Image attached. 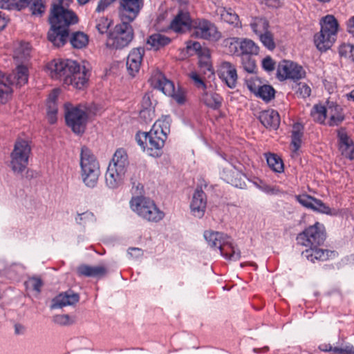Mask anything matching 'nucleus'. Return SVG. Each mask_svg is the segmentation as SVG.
<instances>
[{
	"mask_svg": "<svg viewBox=\"0 0 354 354\" xmlns=\"http://www.w3.org/2000/svg\"><path fill=\"white\" fill-rule=\"evenodd\" d=\"M28 68L23 64L17 66L8 76L0 73V103L4 104L12 93V85L21 87L28 83Z\"/></svg>",
	"mask_w": 354,
	"mask_h": 354,
	"instance_id": "obj_7",
	"label": "nucleus"
},
{
	"mask_svg": "<svg viewBox=\"0 0 354 354\" xmlns=\"http://www.w3.org/2000/svg\"><path fill=\"white\" fill-rule=\"evenodd\" d=\"M339 55L341 58L354 62V45L350 43H343L338 48Z\"/></svg>",
	"mask_w": 354,
	"mask_h": 354,
	"instance_id": "obj_43",
	"label": "nucleus"
},
{
	"mask_svg": "<svg viewBox=\"0 0 354 354\" xmlns=\"http://www.w3.org/2000/svg\"><path fill=\"white\" fill-rule=\"evenodd\" d=\"M266 160L269 167L276 173L283 171V163L282 160L276 154L269 153L266 156Z\"/></svg>",
	"mask_w": 354,
	"mask_h": 354,
	"instance_id": "obj_41",
	"label": "nucleus"
},
{
	"mask_svg": "<svg viewBox=\"0 0 354 354\" xmlns=\"http://www.w3.org/2000/svg\"><path fill=\"white\" fill-rule=\"evenodd\" d=\"M250 26L252 32L258 37L266 32L270 28L269 21L264 17H252L250 21Z\"/></svg>",
	"mask_w": 354,
	"mask_h": 354,
	"instance_id": "obj_34",
	"label": "nucleus"
},
{
	"mask_svg": "<svg viewBox=\"0 0 354 354\" xmlns=\"http://www.w3.org/2000/svg\"><path fill=\"white\" fill-rule=\"evenodd\" d=\"M129 166L127 153L122 149H118L110 162L105 174V181L111 189L118 188L123 183Z\"/></svg>",
	"mask_w": 354,
	"mask_h": 354,
	"instance_id": "obj_3",
	"label": "nucleus"
},
{
	"mask_svg": "<svg viewBox=\"0 0 354 354\" xmlns=\"http://www.w3.org/2000/svg\"><path fill=\"white\" fill-rule=\"evenodd\" d=\"M193 34L196 37L212 41L221 38V33L216 25L206 19H198L192 24Z\"/></svg>",
	"mask_w": 354,
	"mask_h": 354,
	"instance_id": "obj_13",
	"label": "nucleus"
},
{
	"mask_svg": "<svg viewBox=\"0 0 354 354\" xmlns=\"http://www.w3.org/2000/svg\"><path fill=\"white\" fill-rule=\"evenodd\" d=\"M95 218L94 214L89 211H86L82 214H78L75 217V221L77 224L85 225L90 222H94Z\"/></svg>",
	"mask_w": 354,
	"mask_h": 354,
	"instance_id": "obj_48",
	"label": "nucleus"
},
{
	"mask_svg": "<svg viewBox=\"0 0 354 354\" xmlns=\"http://www.w3.org/2000/svg\"><path fill=\"white\" fill-rule=\"evenodd\" d=\"M321 30L314 37L316 47L320 51H326L336 41L339 24L333 15H328L320 20Z\"/></svg>",
	"mask_w": 354,
	"mask_h": 354,
	"instance_id": "obj_6",
	"label": "nucleus"
},
{
	"mask_svg": "<svg viewBox=\"0 0 354 354\" xmlns=\"http://www.w3.org/2000/svg\"><path fill=\"white\" fill-rule=\"evenodd\" d=\"M77 273L80 277H101L106 274V269L102 266H91L82 264L77 267Z\"/></svg>",
	"mask_w": 354,
	"mask_h": 354,
	"instance_id": "obj_31",
	"label": "nucleus"
},
{
	"mask_svg": "<svg viewBox=\"0 0 354 354\" xmlns=\"http://www.w3.org/2000/svg\"><path fill=\"white\" fill-rule=\"evenodd\" d=\"M260 41L268 50H273L275 48L274 35L270 30L258 36Z\"/></svg>",
	"mask_w": 354,
	"mask_h": 354,
	"instance_id": "obj_45",
	"label": "nucleus"
},
{
	"mask_svg": "<svg viewBox=\"0 0 354 354\" xmlns=\"http://www.w3.org/2000/svg\"><path fill=\"white\" fill-rule=\"evenodd\" d=\"M80 164L83 183L88 187H95L100 174V164L91 150L86 146L81 149Z\"/></svg>",
	"mask_w": 354,
	"mask_h": 354,
	"instance_id": "obj_5",
	"label": "nucleus"
},
{
	"mask_svg": "<svg viewBox=\"0 0 354 354\" xmlns=\"http://www.w3.org/2000/svg\"><path fill=\"white\" fill-rule=\"evenodd\" d=\"M339 150L342 156L350 159H354V143L348 136L346 129L341 128L337 131Z\"/></svg>",
	"mask_w": 354,
	"mask_h": 354,
	"instance_id": "obj_23",
	"label": "nucleus"
},
{
	"mask_svg": "<svg viewBox=\"0 0 354 354\" xmlns=\"http://www.w3.org/2000/svg\"><path fill=\"white\" fill-rule=\"evenodd\" d=\"M149 81L151 85L153 88L161 91L165 95L167 96L174 97L178 103H183V97L179 95H176L175 93V87L174 83L171 81L167 80L165 76L160 71L154 72L152 74Z\"/></svg>",
	"mask_w": 354,
	"mask_h": 354,
	"instance_id": "obj_14",
	"label": "nucleus"
},
{
	"mask_svg": "<svg viewBox=\"0 0 354 354\" xmlns=\"http://www.w3.org/2000/svg\"><path fill=\"white\" fill-rule=\"evenodd\" d=\"M88 36L80 31L73 32L70 37V43L74 48L82 49L88 44Z\"/></svg>",
	"mask_w": 354,
	"mask_h": 354,
	"instance_id": "obj_37",
	"label": "nucleus"
},
{
	"mask_svg": "<svg viewBox=\"0 0 354 354\" xmlns=\"http://www.w3.org/2000/svg\"><path fill=\"white\" fill-rule=\"evenodd\" d=\"M242 64L243 69L249 73H253L257 68L254 59L249 56H243L242 57Z\"/></svg>",
	"mask_w": 354,
	"mask_h": 354,
	"instance_id": "obj_50",
	"label": "nucleus"
},
{
	"mask_svg": "<svg viewBox=\"0 0 354 354\" xmlns=\"http://www.w3.org/2000/svg\"><path fill=\"white\" fill-rule=\"evenodd\" d=\"M192 22L187 12L179 11L170 24V28L176 32H183L189 29Z\"/></svg>",
	"mask_w": 354,
	"mask_h": 354,
	"instance_id": "obj_27",
	"label": "nucleus"
},
{
	"mask_svg": "<svg viewBox=\"0 0 354 354\" xmlns=\"http://www.w3.org/2000/svg\"><path fill=\"white\" fill-rule=\"evenodd\" d=\"M238 170L235 169H224L221 173V178L227 183V178H233L235 175L234 171Z\"/></svg>",
	"mask_w": 354,
	"mask_h": 354,
	"instance_id": "obj_60",
	"label": "nucleus"
},
{
	"mask_svg": "<svg viewBox=\"0 0 354 354\" xmlns=\"http://www.w3.org/2000/svg\"><path fill=\"white\" fill-rule=\"evenodd\" d=\"M297 93L303 98L310 96L311 89L308 85L305 83H299L296 87Z\"/></svg>",
	"mask_w": 354,
	"mask_h": 354,
	"instance_id": "obj_54",
	"label": "nucleus"
},
{
	"mask_svg": "<svg viewBox=\"0 0 354 354\" xmlns=\"http://www.w3.org/2000/svg\"><path fill=\"white\" fill-rule=\"evenodd\" d=\"M235 49L234 53L243 56L257 55L259 46L250 39H239L234 37L231 39L230 48Z\"/></svg>",
	"mask_w": 354,
	"mask_h": 354,
	"instance_id": "obj_21",
	"label": "nucleus"
},
{
	"mask_svg": "<svg viewBox=\"0 0 354 354\" xmlns=\"http://www.w3.org/2000/svg\"><path fill=\"white\" fill-rule=\"evenodd\" d=\"M145 50L142 47L133 48L127 58V69L134 77L140 71Z\"/></svg>",
	"mask_w": 354,
	"mask_h": 354,
	"instance_id": "obj_22",
	"label": "nucleus"
},
{
	"mask_svg": "<svg viewBox=\"0 0 354 354\" xmlns=\"http://www.w3.org/2000/svg\"><path fill=\"white\" fill-rule=\"evenodd\" d=\"M114 0H100L96 11L102 12L104 11L109 6H110Z\"/></svg>",
	"mask_w": 354,
	"mask_h": 354,
	"instance_id": "obj_62",
	"label": "nucleus"
},
{
	"mask_svg": "<svg viewBox=\"0 0 354 354\" xmlns=\"http://www.w3.org/2000/svg\"><path fill=\"white\" fill-rule=\"evenodd\" d=\"M203 91L202 100L207 106L213 109H218L221 107L223 98L220 95L207 88Z\"/></svg>",
	"mask_w": 354,
	"mask_h": 354,
	"instance_id": "obj_33",
	"label": "nucleus"
},
{
	"mask_svg": "<svg viewBox=\"0 0 354 354\" xmlns=\"http://www.w3.org/2000/svg\"><path fill=\"white\" fill-rule=\"evenodd\" d=\"M128 254L134 259H139L143 256V251L138 248H131L128 250Z\"/></svg>",
	"mask_w": 354,
	"mask_h": 354,
	"instance_id": "obj_61",
	"label": "nucleus"
},
{
	"mask_svg": "<svg viewBox=\"0 0 354 354\" xmlns=\"http://www.w3.org/2000/svg\"><path fill=\"white\" fill-rule=\"evenodd\" d=\"M326 108L329 115V126H337L344 121L345 118L341 106L334 102H328Z\"/></svg>",
	"mask_w": 354,
	"mask_h": 354,
	"instance_id": "obj_29",
	"label": "nucleus"
},
{
	"mask_svg": "<svg viewBox=\"0 0 354 354\" xmlns=\"http://www.w3.org/2000/svg\"><path fill=\"white\" fill-rule=\"evenodd\" d=\"M111 21L107 18H100L96 21L95 28L100 34L106 33L110 26Z\"/></svg>",
	"mask_w": 354,
	"mask_h": 354,
	"instance_id": "obj_53",
	"label": "nucleus"
},
{
	"mask_svg": "<svg viewBox=\"0 0 354 354\" xmlns=\"http://www.w3.org/2000/svg\"><path fill=\"white\" fill-rule=\"evenodd\" d=\"M234 173L235 175L233 178H227V183L235 187L240 189L246 188L245 176L239 171H234Z\"/></svg>",
	"mask_w": 354,
	"mask_h": 354,
	"instance_id": "obj_46",
	"label": "nucleus"
},
{
	"mask_svg": "<svg viewBox=\"0 0 354 354\" xmlns=\"http://www.w3.org/2000/svg\"><path fill=\"white\" fill-rule=\"evenodd\" d=\"M262 67L268 72L272 71L275 68V62L270 57L268 56L263 59Z\"/></svg>",
	"mask_w": 354,
	"mask_h": 354,
	"instance_id": "obj_58",
	"label": "nucleus"
},
{
	"mask_svg": "<svg viewBox=\"0 0 354 354\" xmlns=\"http://www.w3.org/2000/svg\"><path fill=\"white\" fill-rule=\"evenodd\" d=\"M79 300V294L74 292L71 290H68L59 294L53 299L51 308H60L67 306H73L77 304Z\"/></svg>",
	"mask_w": 354,
	"mask_h": 354,
	"instance_id": "obj_24",
	"label": "nucleus"
},
{
	"mask_svg": "<svg viewBox=\"0 0 354 354\" xmlns=\"http://www.w3.org/2000/svg\"><path fill=\"white\" fill-rule=\"evenodd\" d=\"M150 101L149 97L145 96L143 97V106L144 108L140 111V118L142 119L145 123H148L151 122L154 116V110L148 107L149 105Z\"/></svg>",
	"mask_w": 354,
	"mask_h": 354,
	"instance_id": "obj_42",
	"label": "nucleus"
},
{
	"mask_svg": "<svg viewBox=\"0 0 354 354\" xmlns=\"http://www.w3.org/2000/svg\"><path fill=\"white\" fill-rule=\"evenodd\" d=\"M217 13L223 21L235 26H239V16L232 8H221L217 10Z\"/></svg>",
	"mask_w": 354,
	"mask_h": 354,
	"instance_id": "obj_36",
	"label": "nucleus"
},
{
	"mask_svg": "<svg viewBox=\"0 0 354 354\" xmlns=\"http://www.w3.org/2000/svg\"><path fill=\"white\" fill-rule=\"evenodd\" d=\"M334 353L338 354H354V346L350 344H346L343 347H334Z\"/></svg>",
	"mask_w": 354,
	"mask_h": 354,
	"instance_id": "obj_56",
	"label": "nucleus"
},
{
	"mask_svg": "<svg viewBox=\"0 0 354 354\" xmlns=\"http://www.w3.org/2000/svg\"><path fill=\"white\" fill-rule=\"evenodd\" d=\"M31 147L28 141L19 138L10 153V167L15 174H21L28 165Z\"/></svg>",
	"mask_w": 354,
	"mask_h": 354,
	"instance_id": "obj_8",
	"label": "nucleus"
},
{
	"mask_svg": "<svg viewBox=\"0 0 354 354\" xmlns=\"http://www.w3.org/2000/svg\"><path fill=\"white\" fill-rule=\"evenodd\" d=\"M189 77L194 82L195 86L205 91L207 88V86L196 72H192L189 74Z\"/></svg>",
	"mask_w": 354,
	"mask_h": 354,
	"instance_id": "obj_55",
	"label": "nucleus"
},
{
	"mask_svg": "<svg viewBox=\"0 0 354 354\" xmlns=\"http://www.w3.org/2000/svg\"><path fill=\"white\" fill-rule=\"evenodd\" d=\"M246 85L248 89L256 95L258 92L259 88H260L262 84L258 77H254L246 80Z\"/></svg>",
	"mask_w": 354,
	"mask_h": 354,
	"instance_id": "obj_52",
	"label": "nucleus"
},
{
	"mask_svg": "<svg viewBox=\"0 0 354 354\" xmlns=\"http://www.w3.org/2000/svg\"><path fill=\"white\" fill-rule=\"evenodd\" d=\"M218 76L228 88H235L238 82V75L235 66L229 62H222L217 71Z\"/></svg>",
	"mask_w": 354,
	"mask_h": 354,
	"instance_id": "obj_17",
	"label": "nucleus"
},
{
	"mask_svg": "<svg viewBox=\"0 0 354 354\" xmlns=\"http://www.w3.org/2000/svg\"><path fill=\"white\" fill-rule=\"evenodd\" d=\"M8 19L6 14L0 11V31L3 30L8 24Z\"/></svg>",
	"mask_w": 354,
	"mask_h": 354,
	"instance_id": "obj_63",
	"label": "nucleus"
},
{
	"mask_svg": "<svg viewBox=\"0 0 354 354\" xmlns=\"http://www.w3.org/2000/svg\"><path fill=\"white\" fill-rule=\"evenodd\" d=\"M207 207V196L201 187H197L193 194L189 207L192 216L202 218L205 213Z\"/></svg>",
	"mask_w": 354,
	"mask_h": 354,
	"instance_id": "obj_20",
	"label": "nucleus"
},
{
	"mask_svg": "<svg viewBox=\"0 0 354 354\" xmlns=\"http://www.w3.org/2000/svg\"><path fill=\"white\" fill-rule=\"evenodd\" d=\"M29 8L32 15L41 17L46 10L45 0H0V8L20 10Z\"/></svg>",
	"mask_w": 354,
	"mask_h": 354,
	"instance_id": "obj_12",
	"label": "nucleus"
},
{
	"mask_svg": "<svg viewBox=\"0 0 354 354\" xmlns=\"http://www.w3.org/2000/svg\"><path fill=\"white\" fill-rule=\"evenodd\" d=\"M171 42V39L160 33H155L150 35L147 39V44L155 50L167 46Z\"/></svg>",
	"mask_w": 354,
	"mask_h": 354,
	"instance_id": "obj_35",
	"label": "nucleus"
},
{
	"mask_svg": "<svg viewBox=\"0 0 354 354\" xmlns=\"http://www.w3.org/2000/svg\"><path fill=\"white\" fill-rule=\"evenodd\" d=\"M200 71L208 77L214 74L211 62L209 57H204L199 61Z\"/></svg>",
	"mask_w": 354,
	"mask_h": 354,
	"instance_id": "obj_49",
	"label": "nucleus"
},
{
	"mask_svg": "<svg viewBox=\"0 0 354 354\" xmlns=\"http://www.w3.org/2000/svg\"><path fill=\"white\" fill-rule=\"evenodd\" d=\"M129 205L134 213L147 222L156 223L165 217V213L148 197L133 196L129 201Z\"/></svg>",
	"mask_w": 354,
	"mask_h": 354,
	"instance_id": "obj_4",
	"label": "nucleus"
},
{
	"mask_svg": "<svg viewBox=\"0 0 354 354\" xmlns=\"http://www.w3.org/2000/svg\"><path fill=\"white\" fill-rule=\"evenodd\" d=\"M303 136V127L299 124H295L291 135V145L293 147V151L299 150L301 144V138Z\"/></svg>",
	"mask_w": 354,
	"mask_h": 354,
	"instance_id": "obj_38",
	"label": "nucleus"
},
{
	"mask_svg": "<svg viewBox=\"0 0 354 354\" xmlns=\"http://www.w3.org/2000/svg\"><path fill=\"white\" fill-rule=\"evenodd\" d=\"M259 120L266 128L277 129L280 124V117L275 110H267L261 113Z\"/></svg>",
	"mask_w": 354,
	"mask_h": 354,
	"instance_id": "obj_30",
	"label": "nucleus"
},
{
	"mask_svg": "<svg viewBox=\"0 0 354 354\" xmlns=\"http://www.w3.org/2000/svg\"><path fill=\"white\" fill-rule=\"evenodd\" d=\"M203 236L210 248L218 250L219 252L224 244L227 243L228 236L223 232L206 230Z\"/></svg>",
	"mask_w": 354,
	"mask_h": 354,
	"instance_id": "obj_26",
	"label": "nucleus"
},
{
	"mask_svg": "<svg viewBox=\"0 0 354 354\" xmlns=\"http://www.w3.org/2000/svg\"><path fill=\"white\" fill-rule=\"evenodd\" d=\"M59 88L53 89L48 95L46 102L47 106V119L50 124H55L57 122V98L59 95Z\"/></svg>",
	"mask_w": 354,
	"mask_h": 354,
	"instance_id": "obj_28",
	"label": "nucleus"
},
{
	"mask_svg": "<svg viewBox=\"0 0 354 354\" xmlns=\"http://www.w3.org/2000/svg\"><path fill=\"white\" fill-rule=\"evenodd\" d=\"M302 255L308 260L315 262V260L324 261L333 259L335 257L336 253L335 251L323 250L318 247H310L309 249L302 252Z\"/></svg>",
	"mask_w": 354,
	"mask_h": 354,
	"instance_id": "obj_25",
	"label": "nucleus"
},
{
	"mask_svg": "<svg viewBox=\"0 0 354 354\" xmlns=\"http://www.w3.org/2000/svg\"><path fill=\"white\" fill-rule=\"evenodd\" d=\"M24 286L27 290H33L39 294L41 292V288L43 286V281L39 277H30L27 281L24 282Z\"/></svg>",
	"mask_w": 354,
	"mask_h": 354,
	"instance_id": "obj_47",
	"label": "nucleus"
},
{
	"mask_svg": "<svg viewBox=\"0 0 354 354\" xmlns=\"http://www.w3.org/2000/svg\"><path fill=\"white\" fill-rule=\"evenodd\" d=\"M53 322L61 326H68L74 323V319L68 315H57L53 317Z\"/></svg>",
	"mask_w": 354,
	"mask_h": 354,
	"instance_id": "obj_51",
	"label": "nucleus"
},
{
	"mask_svg": "<svg viewBox=\"0 0 354 354\" xmlns=\"http://www.w3.org/2000/svg\"><path fill=\"white\" fill-rule=\"evenodd\" d=\"M53 79L62 80L64 84L81 89L88 80V71L72 59H53L46 66Z\"/></svg>",
	"mask_w": 354,
	"mask_h": 354,
	"instance_id": "obj_2",
	"label": "nucleus"
},
{
	"mask_svg": "<svg viewBox=\"0 0 354 354\" xmlns=\"http://www.w3.org/2000/svg\"><path fill=\"white\" fill-rule=\"evenodd\" d=\"M136 139L137 140L138 144L143 148L144 151H147V133L142 132L138 133L136 136Z\"/></svg>",
	"mask_w": 354,
	"mask_h": 354,
	"instance_id": "obj_57",
	"label": "nucleus"
},
{
	"mask_svg": "<svg viewBox=\"0 0 354 354\" xmlns=\"http://www.w3.org/2000/svg\"><path fill=\"white\" fill-rule=\"evenodd\" d=\"M166 138L165 136L160 135L157 130L151 129L147 132V153L153 157H159L162 154Z\"/></svg>",
	"mask_w": 354,
	"mask_h": 354,
	"instance_id": "obj_18",
	"label": "nucleus"
},
{
	"mask_svg": "<svg viewBox=\"0 0 354 354\" xmlns=\"http://www.w3.org/2000/svg\"><path fill=\"white\" fill-rule=\"evenodd\" d=\"M296 201L302 206L310 209L315 212L331 215V209L321 200L315 198L308 194H299L295 196Z\"/></svg>",
	"mask_w": 354,
	"mask_h": 354,
	"instance_id": "obj_19",
	"label": "nucleus"
},
{
	"mask_svg": "<svg viewBox=\"0 0 354 354\" xmlns=\"http://www.w3.org/2000/svg\"><path fill=\"white\" fill-rule=\"evenodd\" d=\"M119 16L122 21H133L144 6V0H118Z\"/></svg>",
	"mask_w": 354,
	"mask_h": 354,
	"instance_id": "obj_15",
	"label": "nucleus"
},
{
	"mask_svg": "<svg viewBox=\"0 0 354 354\" xmlns=\"http://www.w3.org/2000/svg\"><path fill=\"white\" fill-rule=\"evenodd\" d=\"M277 76L281 80L291 79L295 81L303 78L305 76V71L297 64L284 60L278 65Z\"/></svg>",
	"mask_w": 354,
	"mask_h": 354,
	"instance_id": "obj_16",
	"label": "nucleus"
},
{
	"mask_svg": "<svg viewBox=\"0 0 354 354\" xmlns=\"http://www.w3.org/2000/svg\"><path fill=\"white\" fill-rule=\"evenodd\" d=\"M49 22L51 26L48 32V40L55 46H63L68 37V28L77 22L75 14L64 8L62 0L52 4Z\"/></svg>",
	"mask_w": 354,
	"mask_h": 354,
	"instance_id": "obj_1",
	"label": "nucleus"
},
{
	"mask_svg": "<svg viewBox=\"0 0 354 354\" xmlns=\"http://www.w3.org/2000/svg\"><path fill=\"white\" fill-rule=\"evenodd\" d=\"M227 242L220 251L221 256L230 261H236L239 260L241 258V251L239 249L233 244L230 236H228Z\"/></svg>",
	"mask_w": 354,
	"mask_h": 354,
	"instance_id": "obj_32",
	"label": "nucleus"
},
{
	"mask_svg": "<svg viewBox=\"0 0 354 354\" xmlns=\"http://www.w3.org/2000/svg\"><path fill=\"white\" fill-rule=\"evenodd\" d=\"M347 30L354 37V16L347 23Z\"/></svg>",
	"mask_w": 354,
	"mask_h": 354,
	"instance_id": "obj_64",
	"label": "nucleus"
},
{
	"mask_svg": "<svg viewBox=\"0 0 354 354\" xmlns=\"http://www.w3.org/2000/svg\"><path fill=\"white\" fill-rule=\"evenodd\" d=\"M66 124L76 134H81L86 129L88 114L80 106H73L70 103L64 104Z\"/></svg>",
	"mask_w": 354,
	"mask_h": 354,
	"instance_id": "obj_10",
	"label": "nucleus"
},
{
	"mask_svg": "<svg viewBox=\"0 0 354 354\" xmlns=\"http://www.w3.org/2000/svg\"><path fill=\"white\" fill-rule=\"evenodd\" d=\"M171 123V118L168 115L162 117V119H159L155 122L151 129L157 130L160 135L165 136L167 137V133L169 132Z\"/></svg>",
	"mask_w": 354,
	"mask_h": 354,
	"instance_id": "obj_40",
	"label": "nucleus"
},
{
	"mask_svg": "<svg viewBox=\"0 0 354 354\" xmlns=\"http://www.w3.org/2000/svg\"><path fill=\"white\" fill-rule=\"evenodd\" d=\"M326 237L324 225L316 222L313 225L308 227L304 232L299 234L297 241L299 244L308 248L318 247L324 243Z\"/></svg>",
	"mask_w": 354,
	"mask_h": 354,
	"instance_id": "obj_11",
	"label": "nucleus"
},
{
	"mask_svg": "<svg viewBox=\"0 0 354 354\" xmlns=\"http://www.w3.org/2000/svg\"><path fill=\"white\" fill-rule=\"evenodd\" d=\"M131 21H122L108 35L106 46L112 49H122L127 46L133 38Z\"/></svg>",
	"mask_w": 354,
	"mask_h": 354,
	"instance_id": "obj_9",
	"label": "nucleus"
},
{
	"mask_svg": "<svg viewBox=\"0 0 354 354\" xmlns=\"http://www.w3.org/2000/svg\"><path fill=\"white\" fill-rule=\"evenodd\" d=\"M259 189L270 195H277L280 192L279 189L276 187L270 186L266 184L262 185V187H259Z\"/></svg>",
	"mask_w": 354,
	"mask_h": 354,
	"instance_id": "obj_59",
	"label": "nucleus"
},
{
	"mask_svg": "<svg viewBox=\"0 0 354 354\" xmlns=\"http://www.w3.org/2000/svg\"><path fill=\"white\" fill-rule=\"evenodd\" d=\"M255 95L261 98L265 102H269L274 97V90L270 85L263 84L259 88L258 92Z\"/></svg>",
	"mask_w": 354,
	"mask_h": 354,
	"instance_id": "obj_44",
	"label": "nucleus"
},
{
	"mask_svg": "<svg viewBox=\"0 0 354 354\" xmlns=\"http://www.w3.org/2000/svg\"><path fill=\"white\" fill-rule=\"evenodd\" d=\"M310 115L314 121L323 124L327 115L326 106L322 104H315L311 109Z\"/></svg>",
	"mask_w": 354,
	"mask_h": 354,
	"instance_id": "obj_39",
	"label": "nucleus"
}]
</instances>
